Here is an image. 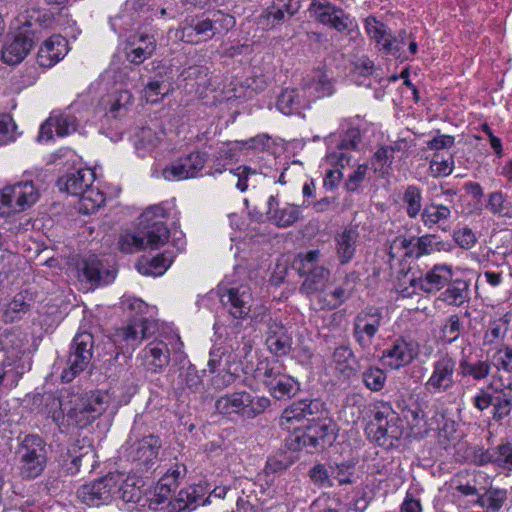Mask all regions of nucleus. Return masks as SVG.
<instances>
[{
  "mask_svg": "<svg viewBox=\"0 0 512 512\" xmlns=\"http://www.w3.org/2000/svg\"><path fill=\"white\" fill-rule=\"evenodd\" d=\"M213 25L210 18H206L204 20L198 21L194 26H185L175 31V38L187 42L193 43L194 40L192 38L193 34L196 35H205L207 38H212L215 36V32L213 29Z\"/></svg>",
  "mask_w": 512,
  "mask_h": 512,
  "instance_id": "obj_42",
  "label": "nucleus"
},
{
  "mask_svg": "<svg viewBox=\"0 0 512 512\" xmlns=\"http://www.w3.org/2000/svg\"><path fill=\"white\" fill-rule=\"evenodd\" d=\"M205 494L206 489L200 484L188 486L181 489L175 498L169 501L167 508L169 512H190L201 503L205 504Z\"/></svg>",
  "mask_w": 512,
  "mask_h": 512,
  "instance_id": "obj_23",
  "label": "nucleus"
},
{
  "mask_svg": "<svg viewBox=\"0 0 512 512\" xmlns=\"http://www.w3.org/2000/svg\"><path fill=\"white\" fill-rule=\"evenodd\" d=\"M491 369L492 366L489 360H478L471 363L467 357H462L459 361L460 375L462 377H472L475 381L487 378Z\"/></svg>",
  "mask_w": 512,
  "mask_h": 512,
  "instance_id": "obj_41",
  "label": "nucleus"
},
{
  "mask_svg": "<svg viewBox=\"0 0 512 512\" xmlns=\"http://www.w3.org/2000/svg\"><path fill=\"white\" fill-rule=\"evenodd\" d=\"M329 426L325 423H314V425H308L307 431L296 437L298 441V447L300 449H306L307 452L312 453L313 450L317 449L324 438L327 436Z\"/></svg>",
  "mask_w": 512,
  "mask_h": 512,
  "instance_id": "obj_34",
  "label": "nucleus"
},
{
  "mask_svg": "<svg viewBox=\"0 0 512 512\" xmlns=\"http://www.w3.org/2000/svg\"><path fill=\"white\" fill-rule=\"evenodd\" d=\"M82 273L85 279L94 286L107 284L109 273L103 270V265L96 258H89L84 261Z\"/></svg>",
  "mask_w": 512,
  "mask_h": 512,
  "instance_id": "obj_50",
  "label": "nucleus"
},
{
  "mask_svg": "<svg viewBox=\"0 0 512 512\" xmlns=\"http://www.w3.org/2000/svg\"><path fill=\"white\" fill-rule=\"evenodd\" d=\"M68 53V41L61 35H53L43 42L37 53V63L51 68Z\"/></svg>",
  "mask_w": 512,
  "mask_h": 512,
  "instance_id": "obj_20",
  "label": "nucleus"
},
{
  "mask_svg": "<svg viewBox=\"0 0 512 512\" xmlns=\"http://www.w3.org/2000/svg\"><path fill=\"white\" fill-rule=\"evenodd\" d=\"M457 361L448 352L440 353L431 364V373L424 383L425 390L432 395L451 392L456 385Z\"/></svg>",
  "mask_w": 512,
  "mask_h": 512,
  "instance_id": "obj_5",
  "label": "nucleus"
},
{
  "mask_svg": "<svg viewBox=\"0 0 512 512\" xmlns=\"http://www.w3.org/2000/svg\"><path fill=\"white\" fill-rule=\"evenodd\" d=\"M419 354V344L411 338L398 337L382 352L383 364L392 369L399 370L414 361Z\"/></svg>",
  "mask_w": 512,
  "mask_h": 512,
  "instance_id": "obj_12",
  "label": "nucleus"
},
{
  "mask_svg": "<svg viewBox=\"0 0 512 512\" xmlns=\"http://www.w3.org/2000/svg\"><path fill=\"white\" fill-rule=\"evenodd\" d=\"M40 193L32 181H19L0 190V217H9L32 207Z\"/></svg>",
  "mask_w": 512,
  "mask_h": 512,
  "instance_id": "obj_3",
  "label": "nucleus"
},
{
  "mask_svg": "<svg viewBox=\"0 0 512 512\" xmlns=\"http://www.w3.org/2000/svg\"><path fill=\"white\" fill-rule=\"evenodd\" d=\"M267 389L272 397L280 400L294 396L299 390V385L291 376L283 372Z\"/></svg>",
  "mask_w": 512,
  "mask_h": 512,
  "instance_id": "obj_45",
  "label": "nucleus"
},
{
  "mask_svg": "<svg viewBox=\"0 0 512 512\" xmlns=\"http://www.w3.org/2000/svg\"><path fill=\"white\" fill-rule=\"evenodd\" d=\"M113 481L116 482V487L113 491L114 500L120 499L126 503L140 500L142 493L135 477L125 476L122 473H113Z\"/></svg>",
  "mask_w": 512,
  "mask_h": 512,
  "instance_id": "obj_32",
  "label": "nucleus"
},
{
  "mask_svg": "<svg viewBox=\"0 0 512 512\" xmlns=\"http://www.w3.org/2000/svg\"><path fill=\"white\" fill-rule=\"evenodd\" d=\"M386 379L385 371L376 366L368 367L362 374L364 385L374 392H378L384 388Z\"/></svg>",
  "mask_w": 512,
  "mask_h": 512,
  "instance_id": "obj_59",
  "label": "nucleus"
},
{
  "mask_svg": "<svg viewBox=\"0 0 512 512\" xmlns=\"http://www.w3.org/2000/svg\"><path fill=\"white\" fill-rule=\"evenodd\" d=\"M510 323V317L505 314L493 321H491L487 327V330L483 336L484 345H493L502 341L508 330Z\"/></svg>",
  "mask_w": 512,
  "mask_h": 512,
  "instance_id": "obj_49",
  "label": "nucleus"
},
{
  "mask_svg": "<svg viewBox=\"0 0 512 512\" xmlns=\"http://www.w3.org/2000/svg\"><path fill=\"white\" fill-rule=\"evenodd\" d=\"M396 416H392L390 421H386L383 426L376 428L374 439L380 446H392L395 440L402 436V429L396 425Z\"/></svg>",
  "mask_w": 512,
  "mask_h": 512,
  "instance_id": "obj_48",
  "label": "nucleus"
},
{
  "mask_svg": "<svg viewBox=\"0 0 512 512\" xmlns=\"http://www.w3.org/2000/svg\"><path fill=\"white\" fill-rule=\"evenodd\" d=\"M208 159L205 152L195 151L175 160L163 170V176L169 181H178L196 177L204 168Z\"/></svg>",
  "mask_w": 512,
  "mask_h": 512,
  "instance_id": "obj_15",
  "label": "nucleus"
},
{
  "mask_svg": "<svg viewBox=\"0 0 512 512\" xmlns=\"http://www.w3.org/2000/svg\"><path fill=\"white\" fill-rule=\"evenodd\" d=\"M407 215L414 219L422 209V191L415 185H409L402 198Z\"/></svg>",
  "mask_w": 512,
  "mask_h": 512,
  "instance_id": "obj_53",
  "label": "nucleus"
},
{
  "mask_svg": "<svg viewBox=\"0 0 512 512\" xmlns=\"http://www.w3.org/2000/svg\"><path fill=\"white\" fill-rule=\"evenodd\" d=\"M452 275L450 265L437 264L420 277L406 274L404 280L399 283V292L403 297H410L417 289L425 293H435L451 281Z\"/></svg>",
  "mask_w": 512,
  "mask_h": 512,
  "instance_id": "obj_4",
  "label": "nucleus"
},
{
  "mask_svg": "<svg viewBox=\"0 0 512 512\" xmlns=\"http://www.w3.org/2000/svg\"><path fill=\"white\" fill-rule=\"evenodd\" d=\"M301 211L298 206L286 204L279 206L276 196L271 195L267 201L266 217L278 227H288L300 218Z\"/></svg>",
  "mask_w": 512,
  "mask_h": 512,
  "instance_id": "obj_24",
  "label": "nucleus"
},
{
  "mask_svg": "<svg viewBox=\"0 0 512 512\" xmlns=\"http://www.w3.org/2000/svg\"><path fill=\"white\" fill-rule=\"evenodd\" d=\"M487 209L493 214L506 216L509 214L511 206L502 192H493L489 195Z\"/></svg>",
  "mask_w": 512,
  "mask_h": 512,
  "instance_id": "obj_64",
  "label": "nucleus"
},
{
  "mask_svg": "<svg viewBox=\"0 0 512 512\" xmlns=\"http://www.w3.org/2000/svg\"><path fill=\"white\" fill-rule=\"evenodd\" d=\"M360 140V131L356 128L350 129L347 132L346 138L338 145V149L327 154V163L344 168L350 162V156L344 150L348 148L355 149L360 143Z\"/></svg>",
  "mask_w": 512,
  "mask_h": 512,
  "instance_id": "obj_31",
  "label": "nucleus"
},
{
  "mask_svg": "<svg viewBox=\"0 0 512 512\" xmlns=\"http://www.w3.org/2000/svg\"><path fill=\"white\" fill-rule=\"evenodd\" d=\"M133 102V95L128 90L119 91L113 98L109 112L113 117L123 115L127 111V107Z\"/></svg>",
  "mask_w": 512,
  "mask_h": 512,
  "instance_id": "obj_63",
  "label": "nucleus"
},
{
  "mask_svg": "<svg viewBox=\"0 0 512 512\" xmlns=\"http://www.w3.org/2000/svg\"><path fill=\"white\" fill-rule=\"evenodd\" d=\"M78 197L80 198V211L85 214L95 212L106 200L105 194L100 191L99 188L93 187L92 185L89 186V188H85L83 193H80Z\"/></svg>",
  "mask_w": 512,
  "mask_h": 512,
  "instance_id": "obj_47",
  "label": "nucleus"
},
{
  "mask_svg": "<svg viewBox=\"0 0 512 512\" xmlns=\"http://www.w3.org/2000/svg\"><path fill=\"white\" fill-rule=\"evenodd\" d=\"M52 120L55 123V133L59 137H65L75 132L78 127L77 118L70 110L53 111Z\"/></svg>",
  "mask_w": 512,
  "mask_h": 512,
  "instance_id": "obj_51",
  "label": "nucleus"
},
{
  "mask_svg": "<svg viewBox=\"0 0 512 512\" xmlns=\"http://www.w3.org/2000/svg\"><path fill=\"white\" fill-rule=\"evenodd\" d=\"M276 105L281 113L291 115L301 107V96L295 89H285L279 95Z\"/></svg>",
  "mask_w": 512,
  "mask_h": 512,
  "instance_id": "obj_57",
  "label": "nucleus"
},
{
  "mask_svg": "<svg viewBox=\"0 0 512 512\" xmlns=\"http://www.w3.org/2000/svg\"><path fill=\"white\" fill-rule=\"evenodd\" d=\"M269 405L270 400L267 397H257L246 391H240L217 399L215 409L223 415L236 413L247 418H254L264 412Z\"/></svg>",
  "mask_w": 512,
  "mask_h": 512,
  "instance_id": "obj_7",
  "label": "nucleus"
},
{
  "mask_svg": "<svg viewBox=\"0 0 512 512\" xmlns=\"http://www.w3.org/2000/svg\"><path fill=\"white\" fill-rule=\"evenodd\" d=\"M17 454L21 463V475L24 478L33 479L42 473L47 462V451L46 444L40 436H25Z\"/></svg>",
  "mask_w": 512,
  "mask_h": 512,
  "instance_id": "obj_8",
  "label": "nucleus"
},
{
  "mask_svg": "<svg viewBox=\"0 0 512 512\" xmlns=\"http://www.w3.org/2000/svg\"><path fill=\"white\" fill-rule=\"evenodd\" d=\"M338 7L330 0H311L308 12L314 20L324 25Z\"/></svg>",
  "mask_w": 512,
  "mask_h": 512,
  "instance_id": "obj_56",
  "label": "nucleus"
},
{
  "mask_svg": "<svg viewBox=\"0 0 512 512\" xmlns=\"http://www.w3.org/2000/svg\"><path fill=\"white\" fill-rule=\"evenodd\" d=\"M282 373L283 366L281 363L276 360H263L258 363L254 377L268 388Z\"/></svg>",
  "mask_w": 512,
  "mask_h": 512,
  "instance_id": "obj_43",
  "label": "nucleus"
},
{
  "mask_svg": "<svg viewBox=\"0 0 512 512\" xmlns=\"http://www.w3.org/2000/svg\"><path fill=\"white\" fill-rule=\"evenodd\" d=\"M451 250V245L438 239L434 234H425L420 237L397 236L389 246L388 254L391 259L420 258L424 255H430L434 252Z\"/></svg>",
  "mask_w": 512,
  "mask_h": 512,
  "instance_id": "obj_2",
  "label": "nucleus"
},
{
  "mask_svg": "<svg viewBox=\"0 0 512 512\" xmlns=\"http://www.w3.org/2000/svg\"><path fill=\"white\" fill-rule=\"evenodd\" d=\"M452 211L451 209L442 204H438L435 202H431L425 205L424 209L421 213V221L423 225L431 229L435 226L440 227V225L451 218Z\"/></svg>",
  "mask_w": 512,
  "mask_h": 512,
  "instance_id": "obj_39",
  "label": "nucleus"
},
{
  "mask_svg": "<svg viewBox=\"0 0 512 512\" xmlns=\"http://www.w3.org/2000/svg\"><path fill=\"white\" fill-rule=\"evenodd\" d=\"M326 413L324 404L318 399L295 401L283 410L279 425L288 431H296L305 426V422L315 423Z\"/></svg>",
  "mask_w": 512,
  "mask_h": 512,
  "instance_id": "obj_6",
  "label": "nucleus"
},
{
  "mask_svg": "<svg viewBox=\"0 0 512 512\" xmlns=\"http://www.w3.org/2000/svg\"><path fill=\"white\" fill-rule=\"evenodd\" d=\"M93 336L88 332L76 334L71 344V351L66 361V367L61 373V380L71 382L83 372L92 358Z\"/></svg>",
  "mask_w": 512,
  "mask_h": 512,
  "instance_id": "obj_9",
  "label": "nucleus"
},
{
  "mask_svg": "<svg viewBox=\"0 0 512 512\" xmlns=\"http://www.w3.org/2000/svg\"><path fill=\"white\" fill-rule=\"evenodd\" d=\"M66 413L68 426L84 428L100 417L108 407V395L100 391L69 394Z\"/></svg>",
  "mask_w": 512,
  "mask_h": 512,
  "instance_id": "obj_1",
  "label": "nucleus"
},
{
  "mask_svg": "<svg viewBox=\"0 0 512 512\" xmlns=\"http://www.w3.org/2000/svg\"><path fill=\"white\" fill-rule=\"evenodd\" d=\"M94 178V172L91 169H77L61 177L58 185L60 190L64 189L70 195L78 196L83 193L85 188H89L93 184Z\"/></svg>",
  "mask_w": 512,
  "mask_h": 512,
  "instance_id": "obj_26",
  "label": "nucleus"
},
{
  "mask_svg": "<svg viewBox=\"0 0 512 512\" xmlns=\"http://www.w3.org/2000/svg\"><path fill=\"white\" fill-rule=\"evenodd\" d=\"M205 494L206 489L200 484L188 486L181 489L175 498L169 501L167 508L169 512H190L201 503L205 504Z\"/></svg>",
  "mask_w": 512,
  "mask_h": 512,
  "instance_id": "obj_21",
  "label": "nucleus"
},
{
  "mask_svg": "<svg viewBox=\"0 0 512 512\" xmlns=\"http://www.w3.org/2000/svg\"><path fill=\"white\" fill-rule=\"evenodd\" d=\"M116 482L113 481V473H110L96 481L82 485L78 491V498L88 506L98 507L109 504L113 499V491Z\"/></svg>",
  "mask_w": 512,
  "mask_h": 512,
  "instance_id": "obj_16",
  "label": "nucleus"
},
{
  "mask_svg": "<svg viewBox=\"0 0 512 512\" xmlns=\"http://www.w3.org/2000/svg\"><path fill=\"white\" fill-rule=\"evenodd\" d=\"M296 10L289 3H272L259 16L258 23L265 29H271L285 20V14L293 16Z\"/></svg>",
  "mask_w": 512,
  "mask_h": 512,
  "instance_id": "obj_35",
  "label": "nucleus"
},
{
  "mask_svg": "<svg viewBox=\"0 0 512 512\" xmlns=\"http://www.w3.org/2000/svg\"><path fill=\"white\" fill-rule=\"evenodd\" d=\"M332 362L335 369L347 377L355 373L353 367L355 362L354 353L349 346L341 345L335 348L332 355Z\"/></svg>",
  "mask_w": 512,
  "mask_h": 512,
  "instance_id": "obj_44",
  "label": "nucleus"
},
{
  "mask_svg": "<svg viewBox=\"0 0 512 512\" xmlns=\"http://www.w3.org/2000/svg\"><path fill=\"white\" fill-rule=\"evenodd\" d=\"M45 412L53 421L60 425L66 421V413L69 407L68 400L56 397L54 394H45L43 396Z\"/></svg>",
  "mask_w": 512,
  "mask_h": 512,
  "instance_id": "obj_46",
  "label": "nucleus"
},
{
  "mask_svg": "<svg viewBox=\"0 0 512 512\" xmlns=\"http://www.w3.org/2000/svg\"><path fill=\"white\" fill-rule=\"evenodd\" d=\"M25 340V334L18 328L0 330V350L11 352L12 360L20 357Z\"/></svg>",
  "mask_w": 512,
  "mask_h": 512,
  "instance_id": "obj_38",
  "label": "nucleus"
},
{
  "mask_svg": "<svg viewBox=\"0 0 512 512\" xmlns=\"http://www.w3.org/2000/svg\"><path fill=\"white\" fill-rule=\"evenodd\" d=\"M470 298L469 284L465 280L456 279L447 284V288L440 294L439 300L451 305L461 306Z\"/></svg>",
  "mask_w": 512,
  "mask_h": 512,
  "instance_id": "obj_33",
  "label": "nucleus"
},
{
  "mask_svg": "<svg viewBox=\"0 0 512 512\" xmlns=\"http://www.w3.org/2000/svg\"><path fill=\"white\" fill-rule=\"evenodd\" d=\"M358 238L359 232L354 227L345 228L335 236L336 254L340 264H348L353 259Z\"/></svg>",
  "mask_w": 512,
  "mask_h": 512,
  "instance_id": "obj_28",
  "label": "nucleus"
},
{
  "mask_svg": "<svg viewBox=\"0 0 512 512\" xmlns=\"http://www.w3.org/2000/svg\"><path fill=\"white\" fill-rule=\"evenodd\" d=\"M34 303L32 295L28 291H22L14 295V297L7 303L4 312L3 320L5 323H14L23 319V317L30 311Z\"/></svg>",
  "mask_w": 512,
  "mask_h": 512,
  "instance_id": "obj_30",
  "label": "nucleus"
},
{
  "mask_svg": "<svg viewBox=\"0 0 512 512\" xmlns=\"http://www.w3.org/2000/svg\"><path fill=\"white\" fill-rule=\"evenodd\" d=\"M364 26L370 39L379 45L380 49L383 51L385 48V42L388 41L391 35L387 26L373 16H369L365 19Z\"/></svg>",
  "mask_w": 512,
  "mask_h": 512,
  "instance_id": "obj_52",
  "label": "nucleus"
},
{
  "mask_svg": "<svg viewBox=\"0 0 512 512\" xmlns=\"http://www.w3.org/2000/svg\"><path fill=\"white\" fill-rule=\"evenodd\" d=\"M205 494L206 489L200 484L188 486L181 489L175 498L169 501L167 508L169 512H190L201 503L205 504Z\"/></svg>",
  "mask_w": 512,
  "mask_h": 512,
  "instance_id": "obj_22",
  "label": "nucleus"
},
{
  "mask_svg": "<svg viewBox=\"0 0 512 512\" xmlns=\"http://www.w3.org/2000/svg\"><path fill=\"white\" fill-rule=\"evenodd\" d=\"M463 329V324L457 314L450 315L440 328L439 338L444 344H452L455 342Z\"/></svg>",
  "mask_w": 512,
  "mask_h": 512,
  "instance_id": "obj_55",
  "label": "nucleus"
},
{
  "mask_svg": "<svg viewBox=\"0 0 512 512\" xmlns=\"http://www.w3.org/2000/svg\"><path fill=\"white\" fill-rule=\"evenodd\" d=\"M36 42L34 31L22 28L9 37L1 51V58L8 65L21 63L32 50Z\"/></svg>",
  "mask_w": 512,
  "mask_h": 512,
  "instance_id": "obj_14",
  "label": "nucleus"
},
{
  "mask_svg": "<svg viewBox=\"0 0 512 512\" xmlns=\"http://www.w3.org/2000/svg\"><path fill=\"white\" fill-rule=\"evenodd\" d=\"M304 89L315 98H324L333 95L335 92V83L332 76L326 71H314L312 76L304 80Z\"/></svg>",
  "mask_w": 512,
  "mask_h": 512,
  "instance_id": "obj_29",
  "label": "nucleus"
},
{
  "mask_svg": "<svg viewBox=\"0 0 512 512\" xmlns=\"http://www.w3.org/2000/svg\"><path fill=\"white\" fill-rule=\"evenodd\" d=\"M384 323L382 309L366 307L353 319V338L363 350H369L373 340Z\"/></svg>",
  "mask_w": 512,
  "mask_h": 512,
  "instance_id": "obj_10",
  "label": "nucleus"
},
{
  "mask_svg": "<svg viewBox=\"0 0 512 512\" xmlns=\"http://www.w3.org/2000/svg\"><path fill=\"white\" fill-rule=\"evenodd\" d=\"M174 254L165 251L150 259H143L138 263V271L144 275L161 276L170 267Z\"/></svg>",
  "mask_w": 512,
  "mask_h": 512,
  "instance_id": "obj_36",
  "label": "nucleus"
},
{
  "mask_svg": "<svg viewBox=\"0 0 512 512\" xmlns=\"http://www.w3.org/2000/svg\"><path fill=\"white\" fill-rule=\"evenodd\" d=\"M90 446H81L79 444V441L71 443L68 448L67 452L62 455L63 461L67 464L70 462L72 465L71 467H68V470L71 471V473H75L79 470L81 466L82 459L86 457L89 453H91Z\"/></svg>",
  "mask_w": 512,
  "mask_h": 512,
  "instance_id": "obj_58",
  "label": "nucleus"
},
{
  "mask_svg": "<svg viewBox=\"0 0 512 512\" xmlns=\"http://www.w3.org/2000/svg\"><path fill=\"white\" fill-rule=\"evenodd\" d=\"M339 33H352L354 27H357L356 21L349 13H346L341 7L335 10V13L324 24Z\"/></svg>",
  "mask_w": 512,
  "mask_h": 512,
  "instance_id": "obj_54",
  "label": "nucleus"
},
{
  "mask_svg": "<svg viewBox=\"0 0 512 512\" xmlns=\"http://www.w3.org/2000/svg\"><path fill=\"white\" fill-rule=\"evenodd\" d=\"M144 97L147 102L157 103L169 92V87L160 80L149 81L144 90Z\"/></svg>",
  "mask_w": 512,
  "mask_h": 512,
  "instance_id": "obj_62",
  "label": "nucleus"
},
{
  "mask_svg": "<svg viewBox=\"0 0 512 512\" xmlns=\"http://www.w3.org/2000/svg\"><path fill=\"white\" fill-rule=\"evenodd\" d=\"M160 448V438L154 435H148L131 444L128 457L140 470L147 471L153 467L158 459Z\"/></svg>",
  "mask_w": 512,
  "mask_h": 512,
  "instance_id": "obj_18",
  "label": "nucleus"
},
{
  "mask_svg": "<svg viewBox=\"0 0 512 512\" xmlns=\"http://www.w3.org/2000/svg\"><path fill=\"white\" fill-rule=\"evenodd\" d=\"M164 217V209L160 206H152L146 209L140 216V225L143 230L140 234L145 239V249H158L169 239V230L160 220Z\"/></svg>",
  "mask_w": 512,
  "mask_h": 512,
  "instance_id": "obj_11",
  "label": "nucleus"
},
{
  "mask_svg": "<svg viewBox=\"0 0 512 512\" xmlns=\"http://www.w3.org/2000/svg\"><path fill=\"white\" fill-rule=\"evenodd\" d=\"M156 49L157 39L153 34L137 32L127 38L124 56L129 63L140 65L151 58Z\"/></svg>",
  "mask_w": 512,
  "mask_h": 512,
  "instance_id": "obj_17",
  "label": "nucleus"
},
{
  "mask_svg": "<svg viewBox=\"0 0 512 512\" xmlns=\"http://www.w3.org/2000/svg\"><path fill=\"white\" fill-rule=\"evenodd\" d=\"M144 236L139 233L121 234L118 240V247L124 253H135L145 249Z\"/></svg>",
  "mask_w": 512,
  "mask_h": 512,
  "instance_id": "obj_60",
  "label": "nucleus"
},
{
  "mask_svg": "<svg viewBox=\"0 0 512 512\" xmlns=\"http://www.w3.org/2000/svg\"><path fill=\"white\" fill-rule=\"evenodd\" d=\"M149 321L144 318L135 319L125 327L117 329L116 341L125 342L132 349L139 345L142 340L150 337Z\"/></svg>",
  "mask_w": 512,
  "mask_h": 512,
  "instance_id": "obj_27",
  "label": "nucleus"
},
{
  "mask_svg": "<svg viewBox=\"0 0 512 512\" xmlns=\"http://www.w3.org/2000/svg\"><path fill=\"white\" fill-rule=\"evenodd\" d=\"M306 278L301 286V290L308 296L322 291L330 276V271L324 267H315L314 269L301 272Z\"/></svg>",
  "mask_w": 512,
  "mask_h": 512,
  "instance_id": "obj_37",
  "label": "nucleus"
},
{
  "mask_svg": "<svg viewBox=\"0 0 512 512\" xmlns=\"http://www.w3.org/2000/svg\"><path fill=\"white\" fill-rule=\"evenodd\" d=\"M507 494L506 489L491 486L483 494L478 495L474 504L486 508L487 512H499L507 501Z\"/></svg>",
  "mask_w": 512,
  "mask_h": 512,
  "instance_id": "obj_40",
  "label": "nucleus"
},
{
  "mask_svg": "<svg viewBox=\"0 0 512 512\" xmlns=\"http://www.w3.org/2000/svg\"><path fill=\"white\" fill-rule=\"evenodd\" d=\"M497 465L496 468L505 472L512 473V443L509 441L501 442L497 445Z\"/></svg>",
  "mask_w": 512,
  "mask_h": 512,
  "instance_id": "obj_61",
  "label": "nucleus"
},
{
  "mask_svg": "<svg viewBox=\"0 0 512 512\" xmlns=\"http://www.w3.org/2000/svg\"><path fill=\"white\" fill-rule=\"evenodd\" d=\"M218 294L222 305L235 319H245L251 312L252 293L247 285L219 287Z\"/></svg>",
  "mask_w": 512,
  "mask_h": 512,
  "instance_id": "obj_13",
  "label": "nucleus"
},
{
  "mask_svg": "<svg viewBox=\"0 0 512 512\" xmlns=\"http://www.w3.org/2000/svg\"><path fill=\"white\" fill-rule=\"evenodd\" d=\"M265 342L268 350L276 356L287 355L292 348V337L282 322L269 318L265 331Z\"/></svg>",
  "mask_w": 512,
  "mask_h": 512,
  "instance_id": "obj_19",
  "label": "nucleus"
},
{
  "mask_svg": "<svg viewBox=\"0 0 512 512\" xmlns=\"http://www.w3.org/2000/svg\"><path fill=\"white\" fill-rule=\"evenodd\" d=\"M143 365L151 372H160L170 362V350L163 341H152L141 352Z\"/></svg>",
  "mask_w": 512,
  "mask_h": 512,
  "instance_id": "obj_25",
  "label": "nucleus"
}]
</instances>
